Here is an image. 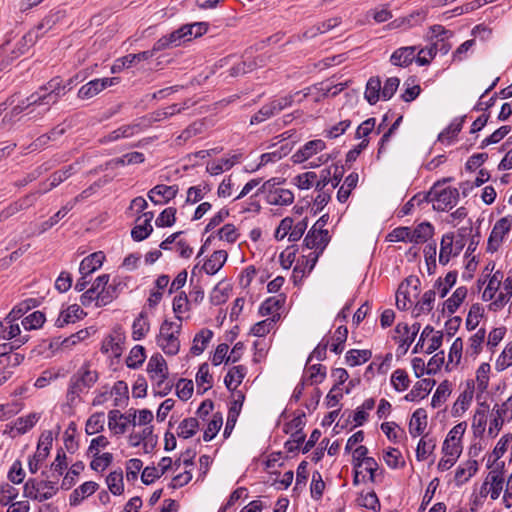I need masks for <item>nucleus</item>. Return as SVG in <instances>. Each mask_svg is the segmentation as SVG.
<instances>
[{
    "instance_id": "f257e3e1",
    "label": "nucleus",
    "mask_w": 512,
    "mask_h": 512,
    "mask_svg": "<svg viewBox=\"0 0 512 512\" xmlns=\"http://www.w3.org/2000/svg\"><path fill=\"white\" fill-rule=\"evenodd\" d=\"M99 374L89 362H85L70 378L66 400L69 406H74L80 401V395L89 390L98 381Z\"/></svg>"
},
{
    "instance_id": "f03ea898",
    "label": "nucleus",
    "mask_w": 512,
    "mask_h": 512,
    "mask_svg": "<svg viewBox=\"0 0 512 512\" xmlns=\"http://www.w3.org/2000/svg\"><path fill=\"white\" fill-rule=\"evenodd\" d=\"M177 319L179 322L164 320L157 336L158 346L169 356L178 354L180 350L179 336L182 328V318L177 316Z\"/></svg>"
},
{
    "instance_id": "7ed1b4c3",
    "label": "nucleus",
    "mask_w": 512,
    "mask_h": 512,
    "mask_svg": "<svg viewBox=\"0 0 512 512\" xmlns=\"http://www.w3.org/2000/svg\"><path fill=\"white\" fill-rule=\"evenodd\" d=\"M458 189L447 187L441 188L440 182L434 184L424 199L432 202L433 208L437 211H446L452 209L458 202Z\"/></svg>"
},
{
    "instance_id": "20e7f679",
    "label": "nucleus",
    "mask_w": 512,
    "mask_h": 512,
    "mask_svg": "<svg viewBox=\"0 0 512 512\" xmlns=\"http://www.w3.org/2000/svg\"><path fill=\"white\" fill-rule=\"evenodd\" d=\"M147 372L151 379L156 381L161 395H166L171 390L172 386L165 382L168 377V367L161 354H155L149 359Z\"/></svg>"
},
{
    "instance_id": "39448f33",
    "label": "nucleus",
    "mask_w": 512,
    "mask_h": 512,
    "mask_svg": "<svg viewBox=\"0 0 512 512\" xmlns=\"http://www.w3.org/2000/svg\"><path fill=\"white\" fill-rule=\"evenodd\" d=\"M52 97L53 96H49L48 93L42 91L41 87H39L37 91L33 92L25 99L29 108L26 115L29 117H37L46 114L50 111L51 106L57 103L52 100Z\"/></svg>"
},
{
    "instance_id": "423d86ee",
    "label": "nucleus",
    "mask_w": 512,
    "mask_h": 512,
    "mask_svg": "<svg viewBox=\"0 0 512 512\" xmlns=\"http://www.w3.org/2000/svg\"><path fill=\"white\" fill-rule=\"evenodd\" d=\"M136 417V410L130 409L127 413L122 414L119 410L114 409L108 413V426L116 434H123L128 424L136 425Z\"/></svg>"
},
{
    "instance_id": "0eeeda50",
    "label": "nucleus",
    "mask_w": 512,
    "mask_h": 512,
    "mask_svg": "<svg viewBox=\"0 0 512 512\" xmlns=\"http://www.w3.org/2000/svg\"><path fill=\"white\" fill-rule=\"evenodd\" d=\"M511 225L512 221L508 217H503L495 223L488 239V251L495 252L499 249L504 236L510 231Z\"/></svg>"
},
{
    "instance_id": "6e6552de",
    "label": "nucleus",
    "mask_w": 512,
    "mask_h": 512,
    "mask_svg": "<svg viewBox=\"0 0 512 512\" xmlns=\"http://www.w3.org/2000/svg\"><path fill=\"white\" fill-rule=\"evenodd\" d=\"M185 41H188V38L183 25L179 29L158 39L154 44V51L159 52L172 47H177Z\"/></svg>"
},
{
    "instance_id": "1a4fd4ad",
    "label": "nucleus",
    "mask_w": 512,
    "mask_h": 512,
    "mask_svg": "<svg viewBox=\"0 0 512 512\" xmlns=\"http://www.w3.org/2000/svg\"><path fill=\"white\" fill-rule=\"evenodd\" d=\"M326 144L321 139H315L308 141L305 145H303L299 150H297L292 155V160L294 163H302L318 152H321L325 149Z\"/></svg>"
},
{
    "instance_id": "9d476101",
    "label": "nucleus",
    "mask_w": 512,
    "mask_h": 512,
    "mask_svg": "<svg viewBox=\"0 0 512 512\" xmlns=\"http://www.w3.org/2000/svg\"><path fill=\"white\" fill-rule=\"evenodd\" d=\"M330 241L328 232H316L315 229H310L304 239L305 246L308 249H314L316 252L322 253Z\"/></svg>"
},
{
    "instance_id": "9b49d317",
    "label": "nucleus",
    "mask_w": 512,
    "mask_h": 512,
    "mask_svg": "<svg viewBox=\"0 0 512 512\" xmlns=\"http://www.w3.org/2000/svg\"><path fill=\"white\" fill-rule=\"evenodd\" d=\"M474 394V387L467 383L465 390L459 395L452 407V415L454 417L461 416L470 406Z\"/></svg>"
},
{
    "instance_id": "f8f14e48",
    "label": "nucleus",
    "mask_w": 512,
    "mask_h": 512,
    "mask_svg": "<svg viewBox=\"0 0 512 512\" xmlns=\"http://www.w3.org/2000/svg\"><path fill=\"white\" fill-rule=\"evenodd\" d=\"M178 193V186L171 185L167 186L164 184H159L153 187L148 192V198L150 201H152L154 204H159L160 202L155 199V196H160L164 199V203L169 202L170 200L174 199Z\"/></svg>"
},
{
    "instance_id": "ddd939ff",
    "label": "nucleus",
    "mask_w": 512,
    "mask_h": 512,
    "mask_svg": "<svg viewBox=\"0 0 512 512\" xmlns=\"http://www.w3.org/2000/svg\"><path fill=\"white\" fill-rule=\"evenodd\" d=\"M84 315L86 314L79 305H71L65 311L60 313L59 317L55 321V326L62 328L69 323H74L76 320L81 319Z\"/></svg>"
},
{
    "instance_id": "4468645a",
    "label": "nucleus",
    "mask_w": 512,
    "mask_h": 512,
    "mask_svg": "<svg viewBox=\"0 0 512 512\" xmlns=\"http://www.w3.org/2000/svg\"><path fill=\"white\" fill-rule=\"evenodd\" d=\"M478 471V462L476 460H468L460 465L455 472V483L461 486L466 483Z\"/></svg>"
},
{
    "instance_id": "2eb2a0df",
    "label": "nucleus",
    "mask_w": 512,
    "mask_h": 512,
    "mask_svg": "<svg viewBox=\"0 0 512 512\" xmlns=\"http://www.w3.org/2000/svg\"><path fill=\"white\" fill-rule=\"evenodd\" d=\"M434 384L435 381L431 379H422L418 381L410 390V392L405 396V399L408 401L423 399L429 394Z\"/></svg>"
},
{
    "instance_id": "dca6fc26",
    "label": "nucleus",
    "mask_w": 512,
    "mask_h": 512,
    "mask_svg": "<svg viewBox=\"0 0 512 512\" xmlns=\"http://www.w3.org/2000/svg\"><path fill=\"white\" fill-rule=\"evenodd\" d=\"M39 37L35 31H29L24 34L15 44V47L11 50L12 59L18 58L19 56L26 53L30 47H32L37 38Z\"/></svg>"
},
{
    "instance_id": "f3484780",
    "label": "nucleus",
    "mask_w": 512,
    "mask_h": 512,
    "mask_svg": "<svg viewBox=\"0 0 512 512\" xmlns=\"http://www.w3.org/2000/svg\"><path fill=\"white\" fill-rule=\"evenodd\" d=\"M227 252L225 250H217L212 253L210 258L204 263L203 269L209 275L217 273L227 260Z\"/></svg>"
},
{
    "instance_id": "a211bd4d",
    "label": "nucleus",
    "mask_w": 512,
    "mask_h": 512,
    "mask_svg": "<svg viewBox=\"0 0 512 512\" xmlns=\"http://www.w3.org/2000/svg\"><path fill=\"white\" fill-rule=\"evenodd\" d=\"M124 335L122 333H116L106 338L102 344L101 350L104 353L111 352L114 357H119L123 352Z\"/></svg>"
},
{
    "instance_id": "6ab92c4d",
    "label": "nucleus",
    "mask_w": 512,
    "mask_h": 512,
    "mask_svg": "<svg viewBox=\"0 0 512 512\" xmlns=\"http://www.w3.org/2000/svg\"><path fill=\"white\" fill-rule=\"evenodd\" d=\"M105 256L102 252H95L87 256L80 263L79 271L82 275H89L101 267Z\"/></svg>"
},
{
    "instance_id": "aec40b11",
    "label": "nucleus",
    "mask_w": 512,
    "mask_h": 512,
    "mask_svg": "<svg viewBox=\"0 0 512 512\" xmlns=\"http://www.w3.org/2000/svg\"><path fill=\"white\" fill-rule=\"evenodd\" d=\"M427 415L424 409H417L409 423V433L412 437L420 436L427 426Z\"/></svg>"
},
{
    "instance_id": "412c9836",
    "label": "nucleus",
    "mask_w": 512,
    "mask_h": 512,
    "mask_svg": "<svg viewBox=\"0 0 512 512\" xmlns=\"http://www.w3.org/2000/svg\"><path fill=\"white\" fill-rule=\"evenodd\" d=\"M488 412L489 406L486 403H481L477 408L472 421V428L476 436H481L485 432Z\"/></svg>"
},
{
    "instance_id": "4be33fe9",
    "label": "nucleus",
    "mask_w": 512,
    "mask_h": 512,
    "mask_svg": "<svg viewBox=\"0 0 512 512\" xmlns=\"http://www.w3.org/2000/svg\"><path fill=\"white\" fill-rule=\"evenodd\" d=\"M65 17V11L62 9L51 10L37 25L36 30L42 31L41 34L51 30L57 23Z\"/></svg>"
},
{
    "instance_id": "5701e85b",
    "label": "nucleus",
    "mask_w": 512,
    "mask_h": 512,
    "mask_svg": "<svg viewBox=\"0 0 512 512\" xmlns=\"http://www.w3.org/2000/svg\"><path fill=\"white\" fill-rule=\"evenodd\" d=\"M246 374V368L242 365L232 367L224 378V383L228 390L236 391Z\"/></svg>"
},
{
    "instance_id": "b1692460",
    "label": "nucleus",
    "mask_w": 512,
    "mask_h": 512,
    "mask_svg": "<svg viewBox=\"0 0 512 512\" xmlns=\"http://www.w3.org/2000/svg\"><path fill=\"white\" fill-rule=\"evenodd\" d=\"M144 221L142 224L136 225L132 231L131 236L135 241H142L145 238H147L151 232L153 231L151 221L154 217L152 212H146L144 213Z\"/></svg>"
},
{
    "instance_id": "393cba45",
    "label": "nucleus",
    "mask_w": 512,
    "mask_h": 512,
    "mask_svg": "<svg viewBox=\"0 0 512 512\" xmlns=\"http://www.w3.org/2000/svg\"><path fill=\"white\" fill-rule=\"evenodd\" d=\"M395 330L402 337L401 346L409 347L415 340L420 330V324L414 323L411 327H409L408 324L399 323Z\"/></svg>"
},
{
    "instance_id": "a878e982",
    "label": "nucleus",
    "mask_w": 512,
    "mask_h": 512,
    "mask_svg": "<svg viewBox=\"0 0 512 512\" xmlns=\"http://www.w3.org/2000/svg\"><path fill=\"white\" fill-rule=\"evenodd\" d=\"M306 96V94H301L300 91L295 92L294 94H289L284 97L275 99L271 101L269 104L273 110L274 115L280 113L284 109L292 106V104L296 101L300 102Z\"/></svg>"
},
{
    "instance_id": "bb28decb",
    "label": "nucleus",
    "mask_w": 512,
    "mask_h": 512,
    "mask_svg": "<svg viewBox=\"0 0 512 512\" xmlns=\"http://www.w3.org/2000/svg\"><path fill=\"white\" fill-rule=\"evenodd\" d=\"M46 440V445H44V442H39L36 453L29 459V470L33 474L37 472L39 463L44 461L49 455L52 439L47 437Z\"/></svg>"
},
{
    "instance_id": "cd10ccee",
    "label": "nucleus",
    "mask_w": 512,
    "mask_h": 512,
    "mask_svg": "<svg viewBox=\"0 0 512 512\" xmlns=\"http://www.w3.org/2000/svg\"><path fill=\"white\" fill-rule=\"evenodd\" d=\"M382 98V86L379 77H371L365 90V99L369 104L374 105Z\"/></svg>"
},
{
    "instance_id": "c85d7f7f",
    "label": "nucleus",
    "mask_w": 512,
    "mask_h": 512,
    "mask_svg": "<svg viewBox=\"0 0 512 512\" xmlns=\"http://www.w3.org/2000/svg\"><path fill=\"white\" fill-rule=\"evenodd\" d=\"M414 46L401 47L391 55V62L396 66H408L414 60Z\"/></svg>"
},
{
    "instance_id": "c756f323",
    "label": "nucleus",
    "mask_w": 512,
    "mask_h": 512,
    "mask_svg": "<svg viewBox=\"0 0 512 512\" xmlns=\"http://www.w3.org/2000/svg\"><path fill=\"white\" fill-rule=\"evenodd\" d=\"M453 241L454 235L453 233H447L443 235L440 244V253H439V263L442 265H446L452 255H456L457 252H453Z\"/></svg>"
},
{
    "instance_id": "7c9ffc66",
    "label": "nucleus",
    "mask_w": 512,
    "mask_h": 512,
    "mask_svg": "<svg viewBox=\"0 0 512 512\" xmlns=\"http://www.w3.org/2000/svg\"><path fill=\"white\" fill-rule=\"evenodd\" d=\"M268 202L273 205H289L294 200L293 193L288 189L275 188L267 196Z\"/></svg>"
},
{
    "instance_id": "2f4dec72",
    "label": "nucleus",
    "mask_w": 512,
    "mask_h": 512,
    "mask_svg": "<svg viewBox=\"0 0 512 512\" xmlns=\"http://www.w3.org/2000/svg\"><path fill=\"white\" fill-rule=\"evenodd\" d=\"M244 400L245 395L242 391H233V401L228 412V424H231V428H234L237 422Z\"/></svg>"
},
{
    "instance_id": "473e14b6",
    "label": "nucleus",
    "mask_w": 512,
    "mask_h": 512,
    "mask_svg": "<svg viewBox=\"0 0 512 512\" xmlns=\"http://www.w3.org/2000/svg\"><path fill=\"white\" fill-rule=\"evenodd\" d=\"M213 332L208 329H203L197 333L193 339V345L190 349L193 355H200L207 347L212 339Z\"/></svg>"
},
{
    "instance_id": "72a5a7b5",
    "label": "nucleus",
    "mask_w": 512,
    "mask_h": 512,
    "mask_svg": "<svg viewBox=\"0 0 512 512\" xmlns=\"http://www.w3.org/2000/svg\"><path fill=\"white\" fill-rule=\"evenodd\" d=\"M436 447V441L434 438L429 437L428 434H425L419 441L416 448V457L418 461L425 460Z\"/></svg>"
},
{
    "instance_id": "f704fd0d",
    "label": "nucleus",
    "mask_w": 512,
    "mask_h": 512,
    "mask_svg": "<svg viewBox=\"0 0 512 512\" xmlns=\"http://www.w3.org/2000/svg\"><path fill=\"white\" fill-rule=\"evenodd\" d=\"M40 87L41 90L48 93L49 96H54L52 97L54 102H58L59 99L66 93V86L62 84V81L59 78H53L45 85Z\"/></svg>"
},
{
    "instance_id": "c9c22d12",
    "label": "nucleus",
    "mask_w": 512,
    "mask_h": 512,
    "mask_svg": "<svg viewBox=\"0 0 512 512\" xmlns=\"http://www.w3.org/2000/svg\"><path fill=\"white\" fill-rule=\"evenodd\" d=\"M358 179L359 176L355 172L346 177L343 185L339 188L337 193V199L339 202L344 203L348 200L351 191L357 186Z\"/></svg>"
},
{
    "instance_id": "e433bc0d",
    "label": "nucleus",
    "mask_w": 512,
    "mask_h": 512,
    "mask_svg": "<svg viewBox=\"0 0 512 512\" xmlns=\"http://www.w3.org/2000/svg\"><path fill=\"white\" fill-rule=\"evenodd\" d=\"M199 428L197 418L191 417L182 420L177 429V435L180 438L188 439L194 436Z\"/></svg>"
},
{
    "instance_id": "4c0bfd02",
    "label": "nucleus",
    "mask_w": 512,
    "mask_h": 512,
    "mask_svg": "<svg viewBox=\"0 0 512 512\" xmlns=\"http://www.w3.org/2000/svg\"><path fill=\"white\" fill-rule=\"evenodd\" d=\"M433 233V226L429 222H423L412 229V243H424L433 236Z\"/></svg>"
},
{
    "instance_id": "58836bf2",
    "label": "nucleus",
    "mask_w": 512,
    "mask_h": 512,
    "mask_svg": "<svg viewBox=\"0 0 512 512\" xmlns=\"http://www.w3.org/2000/svg\"><path fill=\"white\" fill-rule=\"evenodd\" d=\"M150 324L147 315L141 312L132 325V337L134 340L142 339L149 331Z\"/></svg>"
},
{
    "instance_id": "ea45409f",
    "label": "nucleus",
    "mask_w": 512,
    "mask_h": 512,
    "mask_svg": "<svg viewBox=\"0 0 512 512\" xmlns=\"http://www.w3.org/2000/svg\"><path fill=\"white\" fill-rule=\"evenodd\" d=\"M488 480H489V491H490V497L493 500H496L503 489V483L504 479L502 477V472L493 470L488 474Z\"/></svg>"
},
{
    "instance_id": "a19ab883",
    "label": "nucleus",
    "mask_w": 512,
    "mask_h": 512,
    "mask_svg": "<svg viewBox=\"0 0 512 512\" xmlns=\"http://www.w3.org/2000/svg\"><path fill=\"white\" fill-rule=\"evenodd\" d=\"M284 300L276 297H270L262 303L259 312L262 316L272 315L275 316L276 321L280 318L278 310L281 308Z\"/></svg>"
},
{
    "instance_id": "79ce46f5",
    "label": "nucleus",
    "mask_w": 512,
    "mask_h": 512,
    "mask_svg": "<svg viewBox=\"0 0 512 512\" xmlns=\"http://www.w3.org/2000/svg\"><path fill=\"white\" fill-rule=\"evenodd\" d=\"M467 296V288L464 286L458 287L452 296L448 298L444 305L447 311L451 314H453L458 307L461 305V303L464 301V299Z\"/></svg>"
},
{
    "instance_id": "37998d69",
    "label": "nucleus",
    "mask_w": 512,
    "mask_h": 512,
    "mask_svg": "<svg viewBox=\"0 0 512 512\" xmlns=\"http://www.w3.org/2000/svg\"><path fill=\"white\" fill-rule=\"evenodd\" d=\"M502 274L497 271L495 272L491 278L489 279L488 281V285L487 287L485 288V290L483 291V294H482V299L484 301H490L494 298L497 290L499 289L500 285H501V280H502Z\"/></svg>"
},
{
    "instance_id": "c03bdc74",
    "label": "nucleus",
    "mask_w": 512,
    "mask_h": 512,
    "mask_svg": "<svg viewBox=\"0 0 512 512\" xmlns=\"http://www.w3.org/2000/svg\"><path fill=\"white\" fill-rule=\"evenodd\" d=\"M106 483L111 493L114 495L122 494L124 490L122 471L111 472L106 478Z\"/></svg>"
},
{
    "instance_id": "a18cd8bd",
    "label": "nucleus",
    "mask_w": 512,
    "mask_h": 512,
    "mask_svg": "<svg viewBox=\"0 0 512 512\" xmlns=\"http://www.w3.org/2000/svg\"><path fill=\"white\" fill-rule=\"evenodd\" d=\"M484 315V309L479 303H475L470 307L466 318V327L468 330H474L478 324L480 319Z\"/></svg>"
},
{
    "instance_id": "49530a36",
    "label": "nucleus",
    "mask_w": 512,
    "mask_h": 512,
    "mask_svg": "<svg viewBox=\"0 0 512 512\" xmlns=\"http://www.w3.org/2000/svg\"><path fill=\"white\" fill-rule=\"evenodd\" d=\"M145 349L141 345L133 347L126 359V364L129 368H138L145 361Z\"/></svg>"
},
{
    "instance_id": "de8ad7c7",
    "label": "nucleus",
    "mask_w": 512,
    "mask_h": 512,
    "mask_svg": "<svg viewBox=\"0 0 512 512\" xmlns=\"http://www.w3.org/2000/svg\"><path fill=\"white\" fill-rule=\"evenodd\" d=\"M276 319L275 316H271L266 318L265 320L259 321L254 324L250 330L251 334L257 337H263L267 335L275 326Z\"/></svg>"
},
{
    "instance_id": "09e8293b",
    "label": "nucleus",
    "mask_w": 512,
    "mask_h": 512,
    "mask_svg": "<svg viewBox=\"0 0 512 512\" xmlns=\"http://www.w3.org/2000/svg\"><path fill=\"white\" fill-rule=\"evenodd\" d=\"M371 356H372V353L370 350L352 349L347 352L346 360L349 365L357 366V365L367 362L371 358Z\"/></svg>"
},
{
    "instance_id": "8fccbe9b",
    "label": "nucleus",
    "mask_w": 512,
    "mask_h": 512,
    "mask_svg": "<svg viewBox=\"0 0 512 512\" xmlns=\"http://www.w3.org/2000/svg\"><path fill=\"white\" fill-rule=\"evenodd\" d=\"M102 83H99L97 79L91 80L90 82L83 85L78 91V97L80 99H91L94 96L102 92Z\"/></svg>"
},
{
    "instance_id": "3c124183",
    "label": "nucleus",
    "mask_w": 512,
    "mask_h": 512,
    "mask_svg": "<svg viewBox=\"0 0 512 512\" xmlns=\"http://www.w3.org/2000/svg\"><path fill=\"white\" fill-rule=\"evenodd\" d=\"M197 387H203V392L207 391L212 387V376L209 373V366L207 363H203L196 374Z\"/></svg>"
},
{
    "instance_id": "603ef678",
    "label": "nucleus",
    "mask_w": 512,
    "mask_h": 512,
    "mask_svg": "<svg viewBox=\"0 0 512 512\" xmlns=\"http://www.w3.org/2000/svg\"><path fill=\"white\" fill-rule=\"evenodd\" d=\"M104 413L99 412L91 415L86 422L85 431L89 435L96 434L103 430Z\"/></svg>"
},
{
    "instance_id": "864d4df0",
    "label": "nucleus",
    "mask_w": 512,
    "mask_h": 512,
    "mask_svg": "<svg viewBox=\"0 0 512 512\" xmlns=\"http://www.w3.org/2000/svg\"><path fill=\"white\" fill-rule=\"evenodd\" d=\"M391 383L396 391H404L410 385L408 374L403 369H397L392 373Z\"/></svg>"
},
{
    "instance_id": "5fc2aeb1",
    "label": "nucleus",
    "mask_w": 512,
    "mask_h": 512,
    "mask_svg": "<svg viewBox=\"0 0 512 512\" xmlns=\"http://www.w3.org/2000/svg\"><path fill=\"white\" fill-rule=\"evenodd\" d=\"M222 423V416L219 413L214 414L213 418L208 423L206 430L204 431L203 440L206 442L211 441L220 430Z\"/></svg>"
},
{
    "instance_id": "6e6d98bb",
    "label": "nucleus",
    "mask_w": 512,
    "mask_h": 512,
    "mask_svg": "<svg viewBox=\"0 0 512 512\" xmlns=\"http://www.w3.org/2000/svg\"><path fill=\"white\" fill-rule=\"evenodd\" d=\"M485 338V330L479 329L470 339L466 353L470 356H476L481 351L482 343Z\"/></svg>"
},
{
    "instance_id": "4d7b16f0",
    "label": "nucleus",
    "mask_w": 512,
    "mask_h": 512,
    "mask_svg": "<svg viewBox=\"0 0 512 512\" xmlns=\"http://www.w3.org/2000/svg\"><path fill=\"white\" fill-rule=\"evenodd\" d=\"M237 160V156L230 158H222L218 162H213L207 166V172L211 175H218L224 170H229Z\"/></svg>"
},
{
    "instance_id": "13d9d810",
    "label": "nucleus",
    "mask_w": 512,
    "mask_h": 512,
    "mask_svg": "<svg viewBox=\"0 0 512 512\" xmlns=\"http://www.w3.org/2000/svg\"><path fill=\"white\" fill-rule=\"evenodd\" d=\"M44 322H45L44 313H42L40 311H35L22 320V325H23L24 329L32 330V329L40 328L44 324Z\"/></svg>"
},
{
    "instance_id": "bf43d9fd",
    "label": "nucleus",
    "mask_w": 512,
    "mask_h": 512,
    "mask_svg": "<svg viewBox=\"0 0 512 512\" xmlns=\"http://www.w3.org/2000/svg\"><path fill=\"white\" fill-rule=\"evenodd\" d=\"M457 279V273L455 271H450L446 274L444 282L438 280L435 283V288L438 290V293L441 298L445 297L449 292L450 288L455 284Z\"/></svg>"
},
{
    "instance_id": "052dcab7",
    "label": "nucleus",
    "mask_w": 512,
    "mask_h": 512,
    "mask_svg": "<svg viewBox=\"0 0 512 512\" xmlns=\"http://www.w3.org/2000/svg\"><path fill=\"white\" fill-rule=\"evenodd\" d=\"M257 67V62L255 60L245 59L238 64L234 65L229 70V75L231 77H238L240 75L246 74L248 72L253 71Z\"/></svg>"
},
{
    "instance_id": "680f3d73",
    "label": "nucleus",
    "mask_w": 512,
    "mask_h": 512,
    "mask_svg": "<svg viewBox=\"0 0 512 512\" xmlns=\"http://www.w3.org/2000/svg\"><path fill=\"white\" fill-rule=\"evenodd\" d=\"M348 335L347 327L340 326L336 329L333 340L334 343L331 345V351L340 354L343 351V344L345 343Z\"/></svg>"
},
{
    "instance_id": "e2e57ef3",
    "label": "nucleus",
    "mask_w": 512,
    "mask_h": 512,
    "mask_svg": "<svg viewBox=\"0 0 512 512\" xmlns=\"http://www.w3.org/2000/svg\"><path fill=\"white\" fill-rule=\"evenodd\" d=\"M451 394L450 383L444 381L437 387L436 392L432 397V406L439 407Z\"/></svg>"
},
{
    "instance_id": "0e129e2a",
    "label": "nucleus",
    "mask_w": 512,
    "mask_h": 512,
    "mask_svg": "<svg viewBox=\"0 0 512 512\" xmlns=\"http://www.w3.org/2000/svg\"><path fill=\"white\" fill-rule=\"evenodd\" d=\"M175 215H176V208L168 207V208L164 209L155 220L156 226H158V227L172 226L176 220Z\"/></svg>"
},
{
    "instance_id": "69168bd1",
    "label": "nucleus",
    "mask_w": 512,
    "mask_h": 512,
    "mask_svg": "<svg viewBox=\"0 0 512 512\" xmlns=\"http://www.w3.org/2000/svg\"><path fill=\"white\" fill-rule=\"evenodd\" d=\"M39 416L36 413H31L25 417H20L15 422V428L20 434L26 433L38 421Z\"/></svg>"
},
{
    "instance_id": "338daca9",
    "label": "nucleus",
    "mask_w": 512,
    "mask_h": 512,
    "mask_svg": "<svg viewBox=\"0 0 512 512\" xmlns=\"http://www.w3.org/2000/svg\"><path fill=\"white\" fill-rule=\"evenodd\" d=\"M193 382L187 379H180L176 385V393L177 396L183 400L187 401L191 398L193 394Z\"/></svg>"
},
{
    "instance_id": "774afa93",
    "label": "nucleus",
    "mask_w": 512,
    "mask_h": 512,
    "mask_svg": "<svg viewBox=\"0 0 512 512\" xmlns=\"http://www.w3.org/2000/svg\"><path fill=\"white\" fill-rule=\"evenodd\" d=\"M442 451L445 456H453L459 458L462 453V446L459 441H455V439L446 437L443 443Z\"/></svg>"
}]
</instances>
